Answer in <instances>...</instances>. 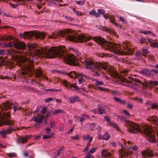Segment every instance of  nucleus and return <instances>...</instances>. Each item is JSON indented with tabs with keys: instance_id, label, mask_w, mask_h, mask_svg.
I'll return each instance as SVG.
<instances>
[{
	"instance_id": "obj_58",
	"label": "nucleus",
	"mask_w": 158,
	"mask_h": 158,
	"mask_svg": "<svg viewBox=\"0 0 158 158\" xmlns=\"http://www.w3.org/2000/svg\"><path fill=\"white\" fill-rule=\"evenodd\" d=\"M139 32L141 33H143L144 34H146L149 33H151L152 32L150 31H139Z\"/></svg>"
},
{
	"instance_id": "obj_39",
	"label": "nucleus",
	"mask_w": 158,
	"mask_h": 158,
	"mask_svg": "<svg viewBox=\"0 0 158 158\" xmlns=\"http://www.w3.org/2000/svg\"><path fill=\"white\" fill-rule=\"evenodd\" d=\"M90 117L87 114H84L82 115L80 119V121L81 122H82V121L87 118H89Z\"/></svg>"
},
{
	"instance_id": "obj_36",
	"label": "nucleus",
	"mask_w": 158,
	"mask_h": 158,
	"mask_svg": "<svg viewBox=\"0 0 158 158\" xmlns=\"http://www.w3.org/2000/svg\"><path fill=\"white\" fill-rule=\"evenodd\" d=\"M129 78L134 83L140 84L141 81L138 79L134 78L131 77H129Z\"/></svg>"
},
{
	"instance_id": "obj_57",
	"label": "nucleus",
	"mask_w": 158,
	"mask_h": 158,
	"mask_svg": "<svg viewBox=\"0 0 158 158\" xmlns=\"http://www.w3.org/2000/svg\"><path fill=\"white\" fill-rule=\"evenodd\" d=\"M151 108L152 109H154L156 108L158 105L156 103H153L151 105Z\"/></svg>"
},
{
	"instance_id": "obj_62",
	"label": "nucleus",
	"mask_w": 158,
	"mask_h": 158,
	"mask_svg": "<svg viewBox=\"0 0 158 158\" xmlns=\"http://www.w3.org/2000/svg\"><path fill=\"white\" fill-rule=\"evenodd\" d=\"M5 35H0V41H2L5 40Z\"/></svg>"
},
{
	"instance_id": "obj_52",
	"label": "nucleus",
	"mask_w": 158,
	"mask_h": 158,
	"mask_svg": "<svg viewBox=\"0 0 158 158\" xmlns=\"http://www.w3.org/2000/svg\"><path fill=\"white\" fill-rule=\"evenodd\" d=\"M142 52L143 53V54H144L146 55V54H148L149 52L147 49L143 48L142 49Z\"/></svg>"
},
{
	"instance_id": "obj_5",
	"label": "nucleus",
	"mask_w": 158,
	"mask_h": 158,
	"mask_svg": "<svg viewBox=\"0 0 158 158\" xmlns=\"http://www.w3.org/2000/svg\"><path fill=\"white\" fill-rule=\"evenodd\" d=\"M86 67L91 71H99L100 70L101 63L94 62L92 61L86 60L85 61Z\"/></svg>"
},
{
	"instance_id": "obj_45",
	"label": "nucleus",
	"mask_w": 158,
	"mask_h": 158,
	"mask_svg": "<svg viewBox=\"0 0 158 158\" xmlns=\"http://www.w3.org/2000/svg\"><path fill=\"white\" fill-rule=\"evenodd\" d=\"M149 84L151 86H152L153 85H158V82L157 81H150L149 82Z\"/></svg>"
},
{
	"instance_id": "obj_55",
	"label": "nucleus",
	"mask_w": 158,
	"mask_h": 158,
	"mask_svg": "<svg viewBox=\"0 0 158 158\" xmlns=\"http://www.w3.org/2000/svg\"><path fill=\"white\" fill-rule=\"evenodd\" d=\"M85 2L84 0L79 1L76 2V3L79 5H83Z\"/></svg>"
},
{
	"instance_id": "obj_63",
	"label": "nucleus",
	"mask_w": 158,
	"mask_h": 158,
	"mask_svg": "<svg viewBox=\"0 0 158 158\" xmlns=\"http://www.w3.org/2000/svg\"><path fill=\"white\" fill-rule=\"evenodd\" d=\"M79 82L80 84H81L84 82V80L82 77H80L78 79Z\"/></svg>"
},
{
	"instance_id": "obj_54",
	"label": "nucleus",
	"mask_w": 158,
	"mask_h": 158,
	"mask_svg": "<svg viewBox=\"0 0 158 158\" xmlns=\"http://www.w3.org/2000/svg\"><path fill=\"white\" fill-rule=\"evenodd\" d=\"M119 19L120 21H121L123 23L125 24L127 23V22L124 19V17L120 16L119 18Z\"/></svg>"
},
{
	"instance_id": "obj_11",
	"label": "nucleus",
	"mask_w": 158,
	"mask_h": 158,
	"mask_svg": "<svg viewBox=\"0 0 158 158\" xmlns=\"http://www.w3.org/2000/svg\"><path fill=\"white\" fill-rule=\"evenodd\" d=\"M143 157H149L157 155V153L152 150H146L141 152Z\"/></svg>"
},
{
	"instance_id": "obj_49",
	"label": "nucleus",
	"mask_w": 158,
	"mask_h": 158,
	"mask_svg": "<svg viewBox=\"0 0 158 158\" xmlns=\"http://www.w3.org/2000/svg\"><path fill=\"white\" fill-rule=\"evenodd\" d=\"M7 155L10 157L16 156V154L15 152L8 153Z\"/></svg>"
},
{
	"instance_id": "obj_32",
	"label": "nucleus",
	"mask_w": 158,
	"mask_h": 158,
	"mask_svg": "<svg viewBox=\"0 0 158 158\" xmlns=\"http://www.w3.org/2000/svg\"><path fill=\"white\" fill-rule=\"evenodd\" d=\"M108 73L110 76L114 77H117L118 76L117 73L110 69H109V71H108Z\"/></svg>"
},
{
	"instance_id": "obj_60",
	"label": "nucleus",
	"mask_w": 158,
	"mask_h": 158,
	"mask_svg": "<svg viewBox=\"0 0 158 158\" xmlns=\"http://www.w3.org/2000/svg\"><path fill=\"white\" fill-rule=\"evenodd\" d=\"M158 44L157 43L153 42L150 44V46L153 47H157Z\"/></svg>"
},
{
	"instance_id": "obj_26",
	"label": "nucleus",
	"mask_w": 158,
	"mask_h": 158,
	"mask_svg": "<svg viewBox=\"0 0 158 158\" xmlns=\"http://www.w3.org/2000/svg\"><path fill=\"white\" fill-rule=\"evenodd\" d=\"M136 59L138 60H141L142 59V56L146 57V55L144 54H142L140 52L137 51L135 54Z\"/></svg>"
},
{
	"instance_id": "obj_18",
	"label": "nucleus",
	"mask_w": 158,
	"mask_h": 158,
	"mask_svg": "<svg viewBox=\"0 0 158 158\" xmlns=\"http://www.w3.org/2000/svg\"><path fill=\"white\" fill-rule=\"evenodd\" d=\"M33 33L31 32H24L23 34L20 33L19 35L21 37L23 38L24 39H26L30 38L32 36Z\"/></svg>"
},
{
	"instance_id": "obj_31",
	"label": "nucleus",
	"mask_w": 158,
	"mask_h": 158,
	"mask_svg": "<svg viewBox=\"0 0 158 158\" xmlns=\"http://www.w3.org/2000/svg\"><path fill=\"white\" fill-rule=\"evenodd\" d=\"M98 112L100 114H105L106 113V110L103 107L99 106L98 109Z\"/></svg>"
},
{
	"instance_id": "obj_42",
	"label": "nucleus",
	"mask_w": 158,
	"mask_h": 158,
	"mask_svg": "<svg viewBox=\"0 0 158 158\" xmlns=\"http://www.w3.org/2000/svg\"><path fill=\"white\" fill-rule=\"evenodd\" d=\"M27 46L30 50H31L35 48V45L34 44H30L27 45Z\"/></svg>"
},
{
	"instance_id": "obj_61",
	"label": "nucleus",
	"mask_w": 158,
	"mask_h": 158,
	"mask_svg": "<svg viewBox=\"0 0 158 158\" xmlns=\"http://www.w3.org/2000/svg\"><path fill=\"white\" fill-rule=\"evenodd\" d=\"M90 145V143H87V146L83 150V151L85 152L86 151L88 150L89 149V146Z\"/></svg>"
},
{
	"instance_id": "obj_53",
	"label": "nucleus",
	"mask_w": 158,
	"mask_h": 158,
	"mask_svg": "<svg viewBox=\"0 0 158 158\" xmlns=\"http://www.w3.org/2000/svg\"><path fill=\"white\" fill-rule=\"evenodd\" d=\"M85 158H94V157L92 156L89 152H88L86 155Z\"/></svg>"
},
{
	"instance_id": "obj_25",
	"label": "nucleus",
	"mask_w": 158,
	"mask_h": 158,
	"mask_svg": "<svg viewBox=\"0 0 158 158\" xmlns=\"http://www.w3.org/2000/svg\"><path fill=\"white\" fill-rule=\"evenodd\" d=\"M16 130V129L14 128L13 127H9L6 130H4V132L6 135L11 134L13 131Z\"/></svg>"
},
{
	"instance_id": "obj_46",
	"label": "nucleus",
	"mask_w": 158,
	"mask_h": 158,
	"mask_svg": "<svg viewBox=\"0 0 158 158\" xmlns=\"http://www.w3.org/2000/svg\"><path fill=\"white\" fill-rule=\"evenodd\" d=\"M65 148V147L64 146H62L59 149L58 152L57 154V156H59L60 154L61 153V152Z\"/></svg>"
},
{
	"instance_id": "obj_4",
	"label": "nucleus",
	"mask_w": 158,
	"mask_h": 158,
	"mask_svg": "<svg viewBox=\"0 0 158 158\" xmlns=\"http://www.w3.org/2000/svg\"><path fill=\"white\" fill-rule=\"evenodd\" d=\"M12 58L13 60L7 61L6 63V65H10L13 66V60H15L18 65L21 66L23 65V63L27 61V59L26 58L23 56H20L17 55H12Z\"/></svg>"
},
{
	"instance_id": "obj_48",
	"label": "nucleus",
	"mask_w": 158,
	"mask_h": 158,
	"mask_svg": "<svg viewBox=\"0 0 158 158\" xmlns=\"http://www.w3.org/2000/svg\"><path fill=\"white\" fill-rule=\"evenodd\" d=\"M15 42L13 41L12 42H9L7 43L8 48H10L12 47L13 46H15Z\"/></svg>"
},
{
	"instance_id": "obj_17",
	"label": "nucleus",
	"mask_w": 158,
	"mask_h": 158,
	"mask_svg": "<svg viewBox=\"0 0 158 158\" xmlns=\"http://www.w3.org/2000/svg\"><path fill=\"white\" fill-rule=\"evenodd\" d=\"M98 137L99 139L107 140L110 138V135L107 132H106L103 135H98Z\"/></svg>"
},
{
	"instance_id": "obj_8",
	"label": "nucleus",
	"mask_w": 158,
	"mask_h": 158,
	"mask_svg": "<svg viewBox=\"0 0 158 158\" xmlns=\"http://www.w3.org/2000/svg\"><path fill=\"white\" fill-rule=\"evenodd\" d=\"M12 106H13L15 111H16L17 110H20L21 109V107L18 106L17 104L14 105L8 102H6L2 104L0 106V110L1 111H5L11 109Z\"/></svg>"
},
{
	"instance_id": "obj_7",
	"label": "nucleus",
	"mask_w": 158,
	"mask_h": 158,
	"mask_svg": "<svg viewBox=\"0 0 158 158\" xmlns=\"http://www.w3.org/2000/svg\"><path fill=\"white\" fill-rule=\"evenodd\" d=\"M118 45V52H112L114 53H117L119 54H124L125 55H129L132 52V49L129 48V43L128 42H124L123 44V51H122L120 50V47L119 44H117Z\"/></svg>"
},
{
	"instance_id": "obj_1",
	"label": "nucleus",
	"mask_w": 158,
	"mask_h": 158,
	"mask_svg": "<svg viewBox=\"0 0 158 158\" xmlns=\"http://www.w3.org/2000/svg\"><path fill=\"white\" fill-rule=\"evenodd\" d=\"M46 48H42L40 49H37L34 52V54L39 57H45L47 58H53L58 56L61 57L63 55V50L61 48L51 47L48 49V52Z\"/></svg>"
},
{
	"instance_id": "obj_35",
	"label": "nucleus",
	"mask_w": 158,
	"mask_h": 158,
	"mask_svg": "<svg viewBox=\"0 0 158 158\" xmlns=\"http://www.w3.org/2000/svg\"><path fill=\"white\" fill-rule=\"evenodd\" d=\"M110 125L114 127L116 130H119V127L117 125V124L116 123H113L112 122H110V124H109Z\"/></svg>"
},
{
	"instance_id": "obj_24",
	"label": "nucleus",
	"mask_w": 158,
	"mask_h": 158,
	"mask_svg": "<svg viewBox=\"0 0 158 158\" xmlns=\"http://www.w3.org/2000/svg\"><path fill=\"white\" fill-rule=\"evenodd\" d=\"M102 68L105 70H107V71H109V69H110V68H109V64L107 63H101L100 70ZM107 72H108V71Z\"/></svg>"
},
{
	"instance_id": "obj_28",
	"label": "nucleus",
	"mask_w": 158,
	"mask_h": 158,
	"mask_svg": "<svg viewBox=\"0 0 158 158\" xmlns=\"http://www.w3.org/2000/svg\"><path fill=\"white\" fill-rule=\"evenodd\" d=\"M43 118V116L38 115L35 118L34 121L36 123H40L41 122Z\"/></svg>"
},
{
	"instance_id": "obj_19",
	"label": "nucleus",
	"mask_w": 158,
	"mask_h": 158,
	"mask_svg": "<svg viewBox=\"0 0 158 158\" xmlns=\"http://www.w3.org/2000/svg\"><path fill=\"white\" fill-rule=\"evenodd\" d=\"M104 85V83L102 81H96L95 83V86L101 91H105L106 89L104 87L100 86L101 85Z\"/></svg>"
},
{
	"instance_id": "obj_22",
	"label": "nucleus",
	"mask_w": 158,
	"mask_h": 158,
	"mask_svg": "<svg viewBox=\"0 0 158 158\" xmlns=\"http://www.w3.org/2000/svg\"><path fill=\"white\" fill-rule=\"evenodd\" d=\"M140 73L147 76H150L152 75V71L146 69H144L140 71Z\"/></svg>"
},
{
	"instance_id": "obj_56",
	"label": "nucleus",
	"mask_w": 158,
	"mask_h": 158,
	"mask_svg": "<svg viewBox=\"0 0 158 158\" xmlns=\"http://www.w3.org/2000/svg\"><path fill=\"white\" fill-rule=\"evenodd\" d=\"M105 120L108 122V123L109 124L110 122H111L109 117L108 116H105L104 117Z\"/></svg>"
},
{
	"instance_id": "obj_12",
	"label": "nucleus",
	"mask_w": 158,
	"mask_h": 158,
	"mask_svg": "<svg viewBox=\"0 0 158 158\" xmlns=\"http://www.w3.org/2000/svg\"><path fill=\"white\" fill-rule=\"evenodd\" d=\"M90 39V37H86L84 35H79L76 37V40L75 42H85L89 40Z\"/></svg>"
},
{
	"instance_id": "obj_59",
	"label": "nucleus",
	"mask_w": 158,
	"mask_h": 158,
	"mask_svg": "<svg viewBox=\"0 0 158 158\" xmlns=\"http://www.w3.org/2000/svg\"><path fill=\"white\" fill-rule=\"evenodd\" d=\"M96 148H92L89 150V152L91 154H93L95 152Z\"/></svg>"
},
{
	"instance_id": "obj_13",
	"label": "nucleus",
	"mask_w": 158,
	"mask_h": 158,
	"mask_svg": "<svg viewBox=\"0 0 158 158\" xmlns=\"http://www.w3.org/2000/svg\"><path fill=\"white\" fill-rule=\"evenodd\" d=\"M143 133L145 135L147 136L149 135L152 133L151 127L150 126L144 125L143 127Z\"/></svg>"
},
{
	"instance_id": "obj_2",
	"label": "nucleus",
	"mask_w": 158,
	"mask_h": 158,
	"mask_svg": "<svg viewBox=\"0 0 158 158\" xmlns=\"http://www.w3.org/2000/svg\"><path fill=\"white\" fill-rule=\"evenodd\" d=\"M94 40L100 44L105 50L111 52H118V45L117 44L107 41L101 37H97L94 38Z\"/></svg>"
},
{
	"instance_id": "obj_23",
	"label": "nucleus",
	"mask_w": 158,
	"mask_h": 158,
	"mask_svg": "<svg viewBox=\"0 0 158 158\" xmlns=\"http://www.w3.org/2000/svg\"><path fill=\"white\" fill-rule=\"evenodd\" d=\"M158 119L156 117L153 116L149 118V121H151L152 123L156 125L157 126L158 125Z\"/></svg>"
},
{
	"instance_id": "obj_38",
	"label": "nucleus",
	"mask_w": 158,
	"mask_h": 158,
	"mask_svg": "<svg viewBox=\"0 0 158 158\" xmlns=\"http://www.w3.org/2000/svg\"><path fill=\"white\" fill-rule=\"evenodd\" d=\"M87 125L89 127V128L91 130H93L96 126V124L94 123H87Z\"/></svg>"
},
{
	"instance_id": "obj_43",
	"label": "nucleus",
	"mask_w": 158,
	"mask_h": 158,
	"mask_svg": "<svg viewBox=\"0 0 158 158\" xmlns=\"http://www.w3.org/2000/svg\"><path fill=\"white\" fill-rule=\"evenodd\" d=\"M70 88L73 87L75 90H79L80 88H79L78 86L76 85V83L69 84Z\"/></svg>"
},
{
	"instance_id": "obj_20",
	"label": "nucleus",
	"mask_w": 158,
	"mask_h": 158,
	"mask_svg": "<svg viewBox=\"0 0 158 158\" xmlns=\"http://www.w3.org/2000/svg\"><path fill=\"white\" fill-rule=\"evenodd\" d=\"M112 155V153L107 152L106 150L105 149L102 151L101 152V157L103 158H110Z\"/></svg>"
},
{
	"instance_id": "obj_51",
	"label": "nucleus",
	"mask_w": 158,
	"mask_h": 158,
	"mask_svg": "<svg viewBox=\"0 0 158 158\" xmlns=\"http://www.w3.org/2000/svg\"><path fill=\"white\" fill-rule=\"evenodd\" d=\"M50 124L51 127L53 128L56 127L55 121L51 120L50 122Z\"/></svg>"
},
{
	"instance_id": "obj_34",
	"label": "nucleus",
	"mask_w": 158,
	"mask_h": 158,
	"mask_svg": "<svg viewBox=\"0 0 158 158\" xmlns=\"http://www.w3.org/2000/svg\"><path fill=\"white\" fill-rule=\"evenodd\" d=\"M79 100V99L78 96H75L73 98H70V102L71 103H73L75 102L78 101Z\"/></svg>"
},
{
	"instance_id": "obj_6",
	"label": "nucleus",
	"mask_w": 158,
	"mask_h": 158,
	"mask_svg": "<svg viewBox=\"0 0 158 158\" xmlns=\"http://www.w3.org/2000/svg\"><path fill=\"white\" fill-rule=\"evenodd\" d=\"M63 55H62L61 58L63 57L71 65H76L77 64V58L73 54L69 53L65 54L63 50Z\"/></svg>"
},
{
	"instance_id": "obj_27",
	"label": "nucleus",
	"mask_w": 158,
	"mask_h": 158,
	"mask_svg": "<svg viewBox=\"0 0 158 158\" xmlns=\"http://www.w3.org/2000/svg\"><path fill=\"white\" fill-rule=\"evenodd\" d=\"M148 139L150 142H155L156 141L155 137L153 133H152L150 135L147 136Z\"/></svg>"
},
{
	"instance_id": "obj_16",
	"label": "nucleus",
	"mask_w": 158,
	"mask_h": 158,
	"mask_svg": "<svg viewBox=\"0 0 158 158\" xmlns=\"http://www.w3.org/2000/svg\"><path fill=\"white\" fill-rule=\"evenodd\" d=\"M31 32L33 33L32 36L35 35L36 38H37L44 39L45 35L44 33L41 32L33 31H31Z\"/></svg>"
},
{
	"instance_id": "obj_64",
	"label": "nucleus",
	"mask_w": 158,
	"mask_h": 158,
	"mask_svg": "<svg viewBox=\"0 0 158 158\" xmlns=\"http://www.w3.org/2000/svg\"><path fill=\"white\" fill-rule=\"evenodd\" d=\"M95 13H96V11H95V10H91V11H89V14L90 15H94L95 14Z\"/></svg>"
},
{
	"instance_id": "obj_50",
	"label": "nucleus",
	"mask_w": 158,
	"mask_h": 158,
	"mask_svg": "<svg viewBox=\"0 0 158 158\" xmlns=\"http://www.w3.org/2000/svg\"><path fill=\"white\" fill-rule=\"evenodd\" d=\"M64 111L61 109L57 110L55 111V112L54 113V114H56L58 113H64Z\"/></svg>"
},
{
	"instance_id": "obj_33",
	"label": "nucleus",
	"mask_w": 158,
	"mask_h": 158,
	"mask_svg": "<svg viewBox=\"0 0 158 158\" xmlns=\"http://www.w3.org/2000/svg\"><path fill=\"white\" fill-rule=\"evenodd\" d=\"M83 139L84 140H89V142L90 143L92 140V137H91L89 135L87 134L86 135H83Z\"/></svg>"
},
{
	"instance_id": "obj_47",
	"label": "nucleus",
	"mask_w": 158,
	"mask_h": 158,
	"mask_svg": "<svg viewBox=\"0 0 158 158\" xmlns=\"http://www.w3.org/2000/svg\"><path fill=\"white\" fill-rule=\"evenodd\" d=\"M0 134L4 138L6 137V135L4 132V129H2L1 131H0Z\"/></svg>"
},
{
	"instance_id": "obj_10",
	"label": "nucleus",
	"mask_w": 158,
	"mask_h": 158,
	"mask_svg": "<svg viewBox=\"0 0 158 158\" xmlns=\"http://www.w3.org/2000/svg\"><path fill=\"white\" fill-rule=\"evenodd\" d=\"M71 31V30L69 29H65L63 31H60L59 32L53 33L52 36L51 37L53 38H56L58 35L64 37L65 35H67L70 33Z\"/></svg>"
},
{
	"instance_id": "obj_9",
	"label": "nucleus",
	"mask_w": 158,
	"mask_h": 158,
	"mask_svg": "<svg viewBox=\"0 0 158 158\" xmlns=\"http://www.w3.org/2000/svg\"><path fill=\"white\" fill-rule=\"evenodd\" d=\"M128 125L132 128V129L128 130V131L130 133L135 134L141 131V129L139 126L135 123L130 122Z\"/></svg>"
},
{
	"instance_id": "obj_14",
	"label": "nucleus",
	"mask_w": 158,
	"mask_h": 158,
	"mask_svg": "<svg viewBox=\"0 0 158 158\" xmlns=\"http://www.w3.org/2000/svg\"><path fill=\"white\" fill-rule=\"evenodd\" d=\"M31 135H27L24 138L22 137L17 138L16 139V142L18 144L24 143L27 142V140L30 139Z\"/></svg>"
},
{
	"instance_id": "obj_44",
	"label": "nucleus",
	"mask_w": 158,
	"mask_h": 158,
	"mask_svg": "<svg viewBox=\"0 0 158 158\" xmlns=\"http://www.w3.org/2000/svg\"><path fill=\"white\" fill-rule=\"evenodd\" d=\"M62 83L63 85L66 88H67L69 86V84L70 83H69L66 80H64L62 81Z\"/></svg>"
},
{
	"instance_id": "obj_40",
	"label": "nucleus",
	"mask_w": 158,
	"mask_h": 158,
	"mask_svg": "<svg viewBox=\"0 0 158 158\" xmlns=\"http://www.w3.org/2000/svg\"><path fill=\"white\" fill-rule=\"evenodd\" d=\"M68 39L71 41H74L75 42V41L76 40V37L72 35H70L68 37Z\"/></svg>"
},
{
	"instance_id": "obj_3",
	"label": "nucleus",
	"mask_w": 158,
	"mask_h": 158,
	"mask_svg": "<svg viewBox=\"0 0 158 158\" xmlns=\"http://www.w3.org/2000/svg\"><path fill=\"white\" fill-rule=\"evenodd\" d=\"M33 61L29 60L27 63L24 65V68L21 71V73L23 75H25L26 78L28 77H31L34 74L35 69Z\"/></svg>"
},
{
	"instance_id": "obj_21",
	"label": "nucleus",
	"mask_w": 158,
	"mask_h": 158,
	"mask_svg": "<svg viewBox=\"0 0 158 158\" xmlns=\"http://www.w3.org/2000/svg\"><path fill=\"white\" fill-rule=\"evenodd\" d=\"M68 75L71 78H77L81 75V74L77 73L74 71L71 72L70 73H68Z\"/></svg>"
},
{
	"instance_id": "obj_41",
	"label": "nucleus",
	"mask_w": 158,
	"mask_h": 158,
	"mask_svg": "<svg viewBox=\"0 0 158 158\" xmlns=\"http://www.w3.org/2000/svg\"><path fill=\"white\" fill-rule=\"evenodd\" d=\"M73 10L75 13L77 15L79 16H81L83 15L82 13L79 11L76 10L75 8H73Z\"/></svg>"
},
{
	"instance_id": "obj_29",
	"label": "nucleus",
	"mask_w": 158,
	"mask_h": 158,
	"mask_svg": "<svg viewBox=\"0 0 158 158\" xmlns=\"http://www.w3.org/2000/svg\"><path fill=\"white\" fill-rule=\"evenodd\" d=\"M43 72L41 70L39 69H37L36 70L35 76L38 78L42 76Z\"/></svg>"
},
{
	"instance_id": "obj_15",
	"label": "nucleus",
	"mask_w": 158,
	"mask_h": 158,
	"mask_svg": "<svg viewBox=\"0 0 158 158\" xmlns=\"http://www.w3.org/2000/svg\"><path fill=\"white\" fill-rule=\"evenodd\" d=\"M26 45L22 41L15 42V47L18 49H23L25 48Z\"/></svg>"
},
{
	"instance_id": "obj_37",
	"label": "nucleus",
	"mask_w": 158,
	"mask_h": 158,
	"mask_svg": "<svg viewBox=\"0 0 158 158\" xmlns=\"http://www.w3.org/2000/svg\"><path fill=\"white\" fill-rule=\"evenodd\" d=\"M110 21L113 24H114L116 26H118V24L116 22L115 18L114 17L111 16L109 18Z\"/></svg>"
},
{
	"instance_id": "obj_30",
	"label": "nucleus",
	"mask_w": 158,
	"mask_h": 158,
	"mask_svg": "<svg viewBox=\"0 0 158 158\" xmlns=\"http://www.w3.org/2000/svg\"><path fill=\"white\" fill-rule=\"evenodd\" d=\"M118 118L121 121H123L127 125H128L129 124L130 122L129 120H127L126 119L125 117H122L120 116H118Z\"/></svg>"
}]
</instances>
